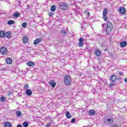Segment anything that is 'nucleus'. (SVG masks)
Wrapping results in <instances>:
<instances>
[{
	"label": "nucleus",
	"instance_id": "nucleus-1",
	"mask_svg": "<svg viewBox=\"0 0 127 127\" xmlns=\"http://www.w3.org/2000/svg\"><path fill=\"white\" fill-rule=\"evenodd\" d=\"M113 24L111 23V22L108 21L107 27L106 28V33L107 34H109V33H111V32H112V30H113Z\"/></svg>",
	"mask_w": 127,
	"mask_h": 127
},
{
	"label": "nucleus",
	"instance_id": "nucleus-2",
	"mask_svg": "<svg viewBox=\"0 0 127 127\" xmlns=\"http://www.w3.org/2000/svg\"><path fill=\"white\" fill-rule=\"evenodd\" d=\"M0 37H1V38H3V37H6V38H10L11 37V36L10 35V32L9 31H8L5 33L3 31H0Z\"/></svg>",
	"mask_w": 127,
	"mask_h": 127
},
{
	"label": "nucleus",
	"instance_id": "nucleus-3",
	"mask_svg": "<svg viewBox=\"0 0 127 127\" xmlns=\"http://www.w3.org/2000/svg\"><path fill=\"white\" fill-rule=\"evenodd\" d=\"M104 124H106V125H113V124H114L113 118L110 117L109 118H105L104 120Z\"/></svg>",
	"mask_w": 127,
	"mask_h": 127
},
{
	"label": "nucleus",
	"instance_id": "nucleus-4",
	"mask_svg": "<svg viewBox=\"0 0 127 127\" xmlns=\"http://www.w3.org/2000/svg\"><path fill=\"white\" fill-rule=\"evenodd\" d=\"M64 82L67 86L71 84V78L68 75H66L64 78Z\"/></svg>",
	"mask_w": 127,
	"mask_h": 127
},
{
	"label": "nucleus",
	"instance_id": "nucleus-5",
	"mask_svg": "<svg viewBox=\"0 0 127 127\" xmlns=\"http://www.w3.org/2000/svg\"><path fill=\"white\" fill-rule=\"evenodd\" d=\"M0 53L2 55H7V49L4 47H1L0 49Z\"/></svg>",
	"mask_w": 127,
	"mask_h": 127
},
{
	"label": "nucleus",
	"instance_id": "nucleus-6",
	"mask_svg": "<svg viewBox=\"0 0 127 127\" xmlns=\"http://www.w3.org/2000/svg\"><path fill=\"white\" fill-rule=\"evenodd\" d=\"M60 8H61V9H63L64 10L65 9H67V8H68V5H67V3H66L64 2H62L60 4Z\"/></svg>",
	"mask_w": 127,
	"mask_h": 127
},
{
	"label": "nucleus",
	"instance_id": "nucleus-7",
	"mask_svg": "<svg viewBox=\"0 0 127 127\" xmlns=\"http://www.w3.org/2000/svg\"><path fill=\"white\" fill-rule=\"evenodd\" d=\"M42 40V39L41 38H37L36 39L34 42V45H37L38 43H40L41 42V41Z\"/></svg>",
	"mask_w": 127,
	"mask_h": 127
},
{
	"label": "nucleus",
	"instance_id": "nucleus-8",
	"mask_svg": "<svg viewBox=\"0 0 127 127\" xmlns=\"http://www.w3.org/2000/svg\"><path fill=\"white\" fill-rule=\"evenodd\" d=\"M110 80V81H112V82H116V81H117V76H116V75H111Z\"/></svg>",
	"mask_w": 127,
	"mask_h": 127
},
{
	"label": "nucleus",
	"instance_id": "nucleus-9",
	"mask_svg": "<svg viewBox=\"0 0 127 127\" xmlns=\"http://www.w3.org/2000/svg\"><path fill=\"white\" fill-rule=\"evenodd\" d=\"M119 11L122 13V14H124L126 13V8H125L124 7H120L119 9Z\"/></svg>",
	"mask_w": 127,
	"mask_h": 127
},
{
	"label": "nucleus",
	"instance_id": "nucleus-10",
	"mask_svg": "<svg viewBox=\"0 0 127 127\" xmlns=\"http://www.w3.org/2000/svg\"><path fill=\"white\" fill-rule=\"evenodd\" d=\"M27 65L29 66V67H33V66H35V64L33 62H29L27 63Z\"/></svg>",
	"mask_w": 127,
	"mask_h": 127
},
{
	"label": "nucleus",
	"instance_id": "nucleus-11",
	"mask_svg": "<svg viewBox=\"0 0 127 127\" xmlns=\"http://www.w3.org/2000/svg\"><path fill=\"white\" fill-rule=\"evenodd\" d=\"M20 15V14L19 13V12H14L13 14V17H14L15 18H17L18 17H19V16Z\"/></svg>",
	"mask_w": 127,
	"mask_h": 127
},
{
	"label": "nucleus",
	"instance_id": "nucleus-12",
	"mask_svg": "<svg viewBox=\"0 0 127 127\" xmlns=\"http://www.w3.org/2000/svg\"><path fill=\"white\" fill-rule=\"evenodd\" d=\"M65 117L67 119H71L72 118V116L70 115V112L69 111H66Z\"/></svg>",
	"mask_w": 127,
	"mask_h": 127
},
{
	"label": "nucleus",
	"instance_id": "nucleus-13",
	"mask_svg": "<svg viewBox=\"0 0 127 127\" xmlns=\"http://www.w3.org/2000/svg\"><path fill=\"white\" fill-rule=\"evenodd\" d=\"M6 63L7 64H11L12 63V60L11 59L8 58L6 59Z\"/></svg>",
	"mask_w": 127,
	"mask_h": 127
},
{
	"label": "nucleus",
	"instance_id": "nucleus-14",
	"mask_svg": "<svg viewBox=\"0 0 127 127\" xmlns=\"http://www.w3.org/2000/svg\"><path fill=\"white\" fill-rule=\"evenodd\" d=\"M26 94L27 96H31V95H32V91H31L30 89H27L26 91Z\"/></svg>",
	"mask_w": 127,
	"mask_h": 127
},
{
	"label": "nucleus",
	"instance_id": "nucleus-15",
	"mask_svg": "<svg viewBox=\"0 0 127 127\" xmlns=\"http://www.w3.org/2000/svg\"><path fill=\"white\" fill-rule=\"evenodd\" d=\"M127 42L126 41H123L120 43V46L121 47H125V46H127Z\"/></svg>",
	"mask_w": 127,
	"mask_h": 127
},
{
	"label": "nucleus",
	"instance_id": "nucleus-16",
	"mask_svg": "<svg viewBox=\"0 0 127 127\" xmlns=\"http://www.w3.org/2000/svg\"><path fill=\"white\" fill-rule=\"evenodd\" d=\"M49 83L53 88H54L56 86V83L52 80H51Z\"/></svg>",
	"mask_w": 127,
	"mask_h": 127
},
{
	"label": "nucleus",
	"instance_id": "nucleus-17",
	"mask_svg": "<svg viewBox=\"0 0 127 127\" xmlns=\"http://www.w3.org/2000/svg\"><path fill=\"white\" fill-rule=\"evenodd\" d=\"M22 39H23V42L24 44L26 43V42L28 41V38L26 36L23 37Z\"/></svg>",
	"mask_w": 127,
	"mask_h": 127
},
{
	"label": "nucleus",
	"instance_id": "nucleus-18",
	"mask_svg": "<svg viewBox=\"0 0 127 127\" xmlns=\"http://www.w3.org/2000/svg\"><path fill=\"white\" fill-rule=\"evenodd\" d=\"M107 14H108V9H107V8H105L103 10V15L105 16L107 15Z\"/></svg>",
	"mask_w": 127,
	"mask_h": 127
},
{
	"label": "nucleus",
	"instance_id": "nucleus-19",
	"mask_svg": "<svg viewBox=\"0 0 127 127\" xmlns=\"http://www.w3.org/2000/svg\"><path fill=\"white\" fill-rule=\"evenodd\" d=\"M4 127H11V124L9 122H5L4 123Z\"/></svg>",
	"mask_w": 127,
	"mask_h": 127
},
{
	"label": "nucleus",
	"instance_id": "nucleus-20",
	"mask_svg": "<svg viewBox=\"0 0 127 127\" xmlns=\"http://www.w3.org/2000/svg\"><path fill=\"white\" fill-rule=\"evenodd\" d=\"M89 113L90 115H91V116H94L95 114H96V111H95V110H89Z\"/></svg>",
	"mask_w": 127,
	"mask_h": 127
},
{
	"label": "nucleus",
	"instance_id": "nucleus-21",
	"mask_svg": "<svg viewBox=\"0 0 127 127\" xmlns=\"http://www.w3.org/2000/svg\"><path fill=\"white\" fill-rule=\"evenodd\" d=\"M7 24L8 25H11V24H14V21L12 20H10L7 21Z\"/></svg>",
	"mask_w": 127,
	"mask_h": 127
},
{
	"label": "nucleus",
	"instance_id": "nucleus-22",
	"mask_svg": "<svg viewBox=\"0 0 127 127\" xmlns=\"http://www.w3.org/2000/svg\"><path fill=\"white\" fill-rule=\"evenodd\" d=\"M95 54L97 56H100V55H101V51H100L99 50H96L95 51Z\"/></svg>",
	"mask_w": 127,
	"mask_h": 127
},
{
	"label": "nucleus",
	"instance_id": "nucleus-23",
	"mask_svg": "<svg viewBox=\"0 0 127 127\" xmlns=\"http://www.w3.org/2000/svg\"><path fill=\"white\" fill-rule=\"evenodd\" d=\"M61 32L63 35H65V34H67V30H62Z\"/></svg>",
	"mask_w": 127,
	"mask_h": 127
},
{
	"label": "nucleus",
	"instance_id": "nucleus-24",
	"mask_svg": "<svg viewBox=\"0 0 127 127\" xmlns=\"http://www.w3.org/2000/svg\"><path fill=\"white\" fill-rule=\"evenodd\" d=\"M51 11H55V10H56V7L55 6V5H53L52 6L51 8Z\"/></svg>",
	"mask_w": 127,
	"mask_h": 127
},
{
	"label": "nucleus",
	"instance_id": "nucleus-25",
	"mask_svg": "<svg viewBox=\"0 0 127 127\" xmlns=\"http://www.w3.org/2000/svg\"><path fill=\"white\" fill-rule=\"evenodd\" d=\"M16 115L17 117H20V116H21V112L19 111H18L16 112Z\"/></svg>",
	"mask_w": 127,
	"mask_h": 127
},
{
	"label": "nucleus",
	"instance_id": "nucleus-26",
	"mask_svg": "<svg viewBox=\"0 0 127 127\" xmlns=\"http://www.w3.org/2000/svg\"><path fill=\"white\" fill-rule=\"evenodd\" d=\"M83 45H84V43L82 42H79L78 44L79 47H83Z\"/></svg>",
	"mask_w": 127,
	"mask_h": 127
},
{
	"label": "nucleus",
	"instance_id": "nucleus-27",
	"mask_svg": "<svg viewBox=\"0 0 127 127\" xmlns=\"http://www.w3.org/2000/svg\"><path fill=\"white\" fill-rule=\"evenodd\" d=\"M23 125L24 127H28V123L26 122H25L23 123Z\"/></svg>",
	"mask_w": 127,
	"mask_h": 127
},
{
	"label": "nucleus",
	"instance_id": "nucleus-28",
	"mask_svg": "<svg viewBox=\"0 0 127 127\" xmlns=\"http://www.w3.org/2000/svg\"><path fill=\"white\" fill-rule=\"evenodd\" d=\"M103 18H104L105 21H108V17H107V15L103 16Z\"/></svg>",
	"mask_w": 127,
	"mask_h": 127
},
{
	"label": "nucleus",
	"instance_id": "nucleus-29",
	"mask_svg": "<svg viewBox=\"0 0 127 127\" xmlns=\"http://www.w3.org/2000/svg\"><path fill=\"white\" fill-rule=\"evenodd\" d=\"M85 13L89 16L90 15V12L88 10H85Z\"/></svg>",
	"mask_w": 127,
	"mask_h": 127
},
{
	"label": "nucleus",
	"instance_id": "nucleus-30",
	"mask_svg": "<svg viewBox=\"0 0 127 127\" xmlns=\"http://www.w3.org/2000/svg\"><path fill=\"white\" fill-rule=\"evenodd\" d=\"M79 42H84V39L83 38H80L79 39Z\"/></svg>",
	"mask_w": 127,
	"mask_h": 127
},
{
	"label": "nucleus",
	"instance_id": "nucleus-31",
	"mask_svg": "<svg viewBox=\"0 0 127 127\" xmlns=\"http://www.w3.org/2000/svg\"><path fill=\"white\" fill-rule=\"evenodd\" d=\"M75 122L76 119H75V118H73L71 121V123H72V124H74V123H75Z\"/></svg>",
	"mask_w": 127,
	"mask_h": 127
},
{
	"label": "nucleus",
	"instance_id": "nucleus-32",
	"mask_svg": "<svg viewBox=\"0 0 127 127\" xmlns=\"http://www.w3.org/2000/svg\"><path fill=\"white\" fill-rule=\"evenodd\" d=\"M22 27H26V23H23L22 24Z\"/></svg>",
	"mask_w": 127,
	"mask_h": 127
},
{
	"label": "nucleus",
	"instance_id": "nucleus-33",
	"mask_svg": "<svg viewBox=\"0 0 127 127\" xmlns=\"http://www.w3.org/2000/svg\"><path fill=\"white\" fill-rule=\"evenodd\" d=\"M28 88H29V86L28 85V84H26L25 85V89H28Z\"/></svg>",
	"mask_w": 127,
	"mask_h": 127
},
{
	"label": "nucleus",
	"instance_id": "nucleus-34",
	"mask_svg": "<svg viewBox=\"0 0 127 127\" xmlns=\"http://www.w3.org/2000/svg\"><path fill=\"white\" fill-rule=\"evenodd\" d=\"M5 97H2L1 98V101L2 102H3L4 101H5Z\"/></svg>",
	"mask_w": 127,
	"mask_h": 127
},
{
	"label": "nucleus",
	"instance_id": "nucleus-35",
	"mask_svg": "<svg viewBox=\"0 0 127 127\" xmlns=\"http://www.w3.org/2000/svg\"><path fill=\"white\" fill-rule=\"evenodd\" d=\"M53 15V13L51 12L49 13V16H52Z\"/></svg>",
	"mask_w": 127,
	"mask_h": 127
},
{
	"label": "nucleus",
	"instance_id": "nucleus-36",
	"mask_svg": "<svg viewBox=\"0 0 127 127\" xmlns=\"http://www.w3.org/2000/svg\"><path fill=\"white\" fill-rule=\"evenodd\" d=\"M50 124H49V123H48L47 124V125L46 126V127H50Z\"/></svg>",
	"mask_w": 127,
	"mask_h": 127
},
{
	"label": "nucleus",
	"instance_id": "nucleus-37",
	"mask_svg": "<svg viewBox=\"0 0 127 127\" xmlns=\"http://www.w3.org/2000/svg\"><path fill=\"white\" fill-rule=\"evenodd\" d=\"M106 26V24H102V27L104 28Z\"/></svg>",
	"mask_w": 127,
	"mask_h": 127
},
{
	"label": "nucleus",
	"instance_id": "nucleus-38",
	"mask_svg": "<svg viewBox=\"0 0 127 127\" xmlns=\"http://www.w3.org/2000/svg\"><path fill=\"white\" fill-rule=\"evenodd\" d=\"M119 74L120 75V76H122V75H124V74L123 73V72H119Z\"/></svg>",
	"mask_w": 127,
	"mask_h": 127
},
{
	"label": "nucleus",
	"instance_id": "nucleus-39",
	"mask_svg": "<svg viewBox=\"0 0 127 127\" xmlns=\"http://www.w3.org/2000/svg\"><path fill=\"white\" fill-rule=\"evenodd\" d=\"M113 86H114V84H112V83H111V84H110V87H113Z\"/></svg>",
	"mask_w": 127,
	"mask_h": 127
},
{
	"label": "nucleus",
	"instance_id": "nucleus-40",
	"mask_svg": "<svg viewBox=\"0 0 127 127\" xmlns=\"http://www.w3.org/2000/svg\"><path fill=\"white\" fill-rule=\"evenodd\" d=\"M17 127H22V126H21V125H18Z\"/></svg>",
	"mask_w": 127,
	"mask_h": 127
},
{
	"label": "nucleus",
	"instance_id": "nucleus-41",
	"mask_svg": "<svg viewBox=\"0 0 127 127\" xmlns=\"http://www.w3.org/2000/svg\"><path fill=\"white\" fill-rule=\"evenodd\" d=\"M125 82H126V83H127V78L125 79Z\"/></svg>",
	"mask_w": 127,
	"mask_h": 127
},
{
	"label": "nucleus",
	"instance_id": "nucleus-42",
	"mask_svg": "<svg viewBox=\"0 0 127 127\" xmlns=\"http://www.w3.org/2000/svg\"><path fill=\"white\" fill-rule=\"evenodd\" d=\"M10 94H11V92L9 93V94H8L9 96L10 95Z\"/></svg>",
	"mask_w": 127,
	"mask_h": 127
},
{
	"label": "nucleus",
	"instance_id": "nucleus-43",
	"mask_svg": "<svg viewBox=\"0 0 127 127\" xmlns=\"http://www.w3.org/2000/svg\"><path fill=\"white\" fill-rule=\"evenodd\" d=\"M83 127H88V126H86V127L84 126Z\"/></svg>",
	"mask_w": 127,
	"mask_h": 127
},
{
	"label": "nucleus",
	"instance_id": "nucleus-44",
	"mask_svg": "<svg viewBox=\"0 0 127 127\" xmlns=\"http://www.w3.org/2000/svg\"><path fill=\"white\" fill-rule=\"evenodd\" d=\"M82 28H83V27H82Z\"/></svg>",
	"mask_w": 127,
	"mask_h": 127
}]
</instances>
